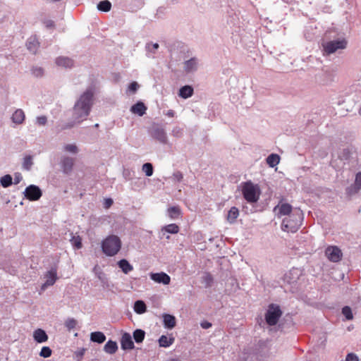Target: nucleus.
Here are the masks:
<instances>
[{"label":"nucleus","mask_w":361,"mask_h":361,"mask_svg":"<svg viewBox=\"0 0 361 361\" xmlns=\"http://www.w3.org/2000/svg\"><path fill=\"white\" fill-rule=\"evenodd\" d=\"M133 337L135 343H141L145 339V332L142 329H137L133 331Z\"/></svg>","instance_id":"72a5a7b5"},{"label":"nucleus","mask_w":361,"mask_h":361,"mask_svg":"<svg viewBox=\"0 0 361 361\" xmlns=\"http://www.w3.org/2000/svg\"><path fill=\"white\" fill-rule=\"evenodd\" d=\"M174 340L173 337L168 338L166 336L162 335L158 341L160 347L168 348L173 343Z\"/></svg>","instance_id":"473e14b6"},{"label":"nucleus","mask_w":361,"mask_h":361,"mask_svg":"<svg viewBox=\"0 0 361 361\" xmlns=\"http://www.w3.org/2000/svg\"><path fill=\"white\" fill-rule=\"evenodd\" d=\"M159 44L157 43H154L152 44H147L146 48L149 51L155 52V51L159 48Z\"/></svg>","instance_id":"6e6d98bb"},{"label":"nucleus","mask_w":361,"mask_h":361,"mask_svg":"<svg viewBox=\"0 0 361 361\" xmlns=\"http://www.w3.org/2000/svg\"><path fill=\"white\" fill-rule=\"evenodd\" d=\"M150 136L159 141L160 143L166 145L168 142V137L164 128L159 124L154 123L148 130Z\"/></svg>","instance_id":"6e6552de"},{"label":"nucleus","mask_w":361,"mask_h":361,"mask_svg":"<svg viewBox=\"0 0 361 361\" xmlns=\"http://www.w3.org/2000/svg\"><path fill=\"white\" fill-rule=\"evenodd\" d=\"M121 348L124 350L134 349L135 345L129 333L125 332L123 334L121 338Z\"/></svg>","instance_id":"f3484780"},{"label":"nucleus","mask_w":361,"mask_h":361,"mask_svg":"<svg viewBox=\"0 0 361 361\" xmlns=\"http://www.w3.org/2000/svg\"><path fill=\"white\" fill-rule=\"evenodd\" d=\"M151 280L154 281L157 283H161L164 285H169L171 283V277L166 273L161 271L158 273L151 272L149 274Z\"/></svg>","instance_id":"4468645a"},{"label":"nucleus","mask_w":361,"mask_h":361,"mask_svg":"<svg viewBox=\"0 0 361 361\" xmlns=\"http://www.w3.org/2000/svg\"><path fill=\"white\" fill-rule=\"evenodd\" d=\"M270 353V345L268 341H259L257 343L252 347L244 350L242 357L243 361H257L269 356Z\"/></svg>","instance_id":"f03ea898"},{"label":"nucleus","mask_w":361,"mask_h":361,"mask_svg":"<svg viewBox=\"0 0 361 361\" xmlns=\"http://www.w3.org/2000/svg\"><path fill=\"white\" fill-rule=\"evenodd\" d=\"M85 352V348H82L81 350H80L79 351H78L76 353V355L77 357H82V356L84 355V353Z\"/></svg>","instance_id":"052dcab7"},{"label":"nucleus","mask_w":361,"mask_h":361,"mask_svg":"<svg viewBox=\"0 0 361 361\" xmlns=\"http://www.w3.org/2000/svg\"><path fill=\"white\" fill-rule=\"evenodd\" d=\"M359 114L361 115V106H360V108L359 109Z\"/></svg>","instance_id":"774afa93"},{"label":"nucleus","mask_w":361,"mask_h":361,"mask_svg":"<svg viewBox=\"0 0 361 361\" xmlns=\"http://www.w3.org/2000/svg\"><path fill=\"white\" fill-rule=\"evenodd\" d=\"M200 326L202 329H207L212 326V323L207 321H204L200 323Z\"/></svg>","instance_id":"4d7b16f0"},{"label":"nucleus","mask_w":361,"mask_h":361,"mask_svg":"<svg viewBox=\"0 0 361 361\" xmlns=\"http://www.w3.org/2000/svg\"><path fill=\"white\" fill-rule=\"evenodd\" d=\"M80 123H81L80 122H76V120L73 118V120L71 121L59 124L56 126L57 133H60L65 130L71 129V128H73L75 125H78Z\"/></svg>","instance_id":"c756f323"},{"label":"nucleus","mask_w":361,"mask_h":361,"mask_svg":"<svg viewBox=\"0 0 361 361\" xmlns=\"http://www.w3.org/2000/svg\"><path fill=\"white\" fill-rule=\"evenodd\" d=\"M75 159L68 156H62L60 159L59 165L62 173L69 175L72 173Z\"/></svg>","instance_id":"9b49d317"},{"label":"nucleus","mask_w":361,"mask_h":361,"mask_svg":"<svg viewBox=\"0 0 361 361\" xmlns=\"http://www.w3.org/2000/svg\"><path fill=\"white\" fill-rule=\"evenodd\" d=\"M121 247V240L117 235H111L102 242V252L107 256H114Z\"/></svg>","instance_id":"20e7f679"},{"label":"nucleus","mask_w":361,"mask_h":361,"mask_svg":"<svg viewBox=\"0 0 361 361\" xmlns=\"http://www.w3.org/2000/svg\"><path fill=\"white\" fill-rule=\"evenodd\" d=\"M280 157L277 154H271L267 158V163L270 167H274L279 164Z\"/></svg>","instance_id":"f704fd0d"},{"label":"nucleus","mask_w":361,"mask_h":361,"mask_svg":"<svg viewBox=\"0 0 361 361\" xmlns=\"http://www.w3.org/2000/svg\"><path fill=\"white\" fill-rule=\"evenodd\" d=\"M193 92L194 90L192 86L184 85L180 88L178 95L183 99H187L192 97Z\"/></svg>","instance_id":"393cba45"},{"label":"nucleus","mask_w":361,"mask_h":361,"mask_svg":"<svg viewBox=\"0 0 361 361\" xmlns=\"http://www.w3.org/2000/svg\"><path fill=\"white\" fill-rule=\"evenodd\" d=\"M56 63L59 66L71 68L73 66V61L66 56H59L56 58Z\"/></svg>","instance_id":"5701e85b"},{"label":"nucleus","mask_w":361,"mask_h":361,"mask_svg":"<svg viewBox=\"0 0 361 361\" xmlns=\"http://www.w3.org/2000/svg\"><path fill=\"white\" fill-rule=\"evenodd\" d=\"M97 8L99 11L108 12L111 8V4L108 0L101 1L97 4Z\"/></svg>","instance_id":"c9c22d12"},{"label":"nucleus","mask_w":361,"mask_h":361,"mask_svg":"<svg viewBox=\"0 0 361 361\" xmlns=\"http://www.w3.org/2000/svg\"><path fill=\"white\" fill-rule=\"evenodd\" d=\"M71 243L76 249H80L82 247V240L79 236H73L71 239Z\"/></svg>","instance_id":"49530a36"},{"label":"nucleus","mask_w":361,"mask_h":361,"mask_svg":"<svg viewBox=\"0 0 361 361\" xmlns=\"http://www.w3.org/2000/svg\"><path fill=\"white\" fill-rule=\"evenodd\" d=\"M274 212L278 217L288 216L293 214V207L288 203H283L281 201L274 208Z\"/></svg>","instance_id":"ddd939ff"},{"label":"nucleus","mask_w":361,"mask_h":361,"mask_svg":"<svg viewBox=\"0 0 361 361\" xmlns=\"http://www.w3.org/2000/svg\"><path fill=\"white\" fill-rule=\"evenodd\" d=\"M45 26L47 28H51L54 27V22L51 20H47L44 22Z\"/></svg>","instance_id":"13d9d810"},{"label":"nucleus","mask_w":361,"mask_h":361,"mask_svg":"<svg viewBox=\"0 0 361 361\" xmlns=\"http://www.w3.org/2000/svg\"><path fill=\"white\" fill-rule=\"evenodd\" d=\"M33 164V157L32 155H26L23 158L22 169L25 171H30Z\"/></svg>","instance_id":"7c9ffc66"},{"label":"nucleus","mask_w":361,"mask_h":361,"mask_svg":"<svg viewBox=\"0 0 361 361\" xmlns=\"http://www.w3.org/2000/svg\"><path fill=\"white\" fill-rule=\"evenodd\" d=\"M117 350V343L111 340L108 341L104 346V352L110 355L114 354Z\"/></svg>","instance_id":"bb28decb"},{"label":"nucleus","mask_w":361,"mask_h":361,"mask_svg":"<svg viewBox=\"0 0 361 361\" xmlns=\"http://www.w3.org/2000/svg\"><path fill=\"white\" fill-rule=\"evenodd\" d=\"M175 114V112L173 110H169L167 113L166 114V116L169 117H173Z\"/></svg>","instance_id":"e2e57ef3"},{"label":"nucleus","mask_w":361,"mask_h":361,"mask_svg":"<svg viewBox=\"0 0 361 361\" xmlns=\"http://www.w3.org/2000/svg\"><path fill=\"white\" fill-rule=\"evenodd\" d=\"M345 361H358V357L355 354L350 353L346 355Z\"/></svg>","instance_id":"864d4df0"},{"label":"nucleus","mask_w":361,"mask_h":361,"mask_svg":"<svg viewBox=\"0 0 361 361\" xmlns=\"http://www.w3.org/2000/svg\"><path fill=\"white\" fill-rule=\"evenodd\" d=\"M327 258L333 262H338L342 258V252L336 246H329L325 250Z\"/></svg>","instance_id":"f8f14e48"},{"label":"nucleus","mask_w":361,"mask_h":361,"mask_svg":"<svg viewBox=\"0 0 361 361\" xmlns=\"http://www.w3.org/2000/svg\"><path fill=\"white\" fill-rule=\"evenodd\" d=\"M133 309L137 314H141L147 311V305L143 300H138L135 302Z\"/></svg>","instance_id":"2f4dec72"},{"label":"nucleus","mask_w":361,"mask_h":361,"mask_svg":"<svg viewBox=\"0 0 361 361\" xmlns=\"http://www.w3.org/2000/svg\"><path fill=\"white\" fill-rule=\"evenodd\" d=\"M139 87V85L137 84V82H133L130 84V85L128 86V90L130 92H135L137 89Z\"/></svg>","instance_id":"5fc2aeb1"},{"label":"nucleus","mask_w":361,"mask_h":361,"mask_svg":"<svg viewBox=\"0 0 361 361\" xmlns=\"http://www.w3.org/2000/svg\"><path fill=\"white\" fill-rule=\"evenodd\" d=\"M101 275H102V274H100L99 275V279L101 281H102L103 279H102V276H101Z\"/></svg>","instance_id":"0e129e2a"},{"label":"nucleus","mask_w":361,"mask_h":361,"mask_svg":"<svg viewBox=\"0 0 361 361\" xmlns=\"http://www.w3.org/2000/svg\"><path fill=\"white\" fill-rule=\"evenodd\" d=\"M118 267L122 270V271L127 274L130 271H133V267L129 263V262L126 259H122L118 262Z\"/></svg>","instance_id":"c85d7f7f"},{"label":"nucleus","mask_w":361,"mask_h":361,"mask_svg":"<svg viewBox=\"0 0 361 361\" xmlns=\"http://www.w3.org/2000/svg\"><path fill=\"white\" fill-rule=\"evenodd\" d=\"M64 325L68 331H71V329L75 328L77 325V321L73 318H68L66 320Z\"/></svg>","instance_id":"37998d69"},{"label":"nucleus","mask_w":361,"mask_h":361,"mask_svg":"<svg viewBox=\"0 0 361 361\" xmlns=\"http://www.w3.org/2000/svg\"><path fill=\"white\" fill-rule=\"evenodd\" d=\"M94 127H95V128L99 127V124H98V123H96V124L94 125Z\"/></svg>","instance_id":"69168bd1"},{"label":"nucleus","mask_w":361,"mask_h":361,"mask_svg":"<svg viewBox=\"0 0 361 361\" xmlns=\"http://www.w3.org/2000/svg\"><path fill=\"white\" fill-rule=\"evenodd\" d=\"M353 184L355 185L357 188L361 189V172H358L355 175V179Z\"/></svg>","instance_id":"3c124183"},{"label":"nucleus","mask_w":361,"mask_h":361,"mask_svg":"<svg viewBox=\"0 0 361 361\" xmlns=\"http://www.w3.org/2000/svg\"><path fill=\"white\" fill-rule=\"evenodd\" d=\"M342 314L347 320H350L353 318L352 310L349 306H345L342 308Z\"/></svg>","instance_id":"a18cd8bd"},{"label":"nucleus","mask_w":361,"mask_h":361,"mask_svg":"<svg viewBox=\"0 0 361 361\" xmlns=\"http://www.w3.org/2000/svg\"><path fill=\"white\" fill-rule=\"evenodd\" d=\"M23 195L30 201H37L42 197V191L39 186L30 185L25 189Z\"/></svg>","instance_id":"9d476101"},{"label":"nucleus","mask_w":361,"mask_h":361,"mask_svg":"<svg viewBox=\"0 0 361 361\" xmlns=\"http://www.w3.org/2000/svg\"><path fill=\"white\" fill-rule=\"evenodd\" d=\"M47 123V118L46 116H40L36 118V124L39 126H45Z\"/></svg>","instance_id":"8fccbe9b"},{"label":"nucleus","mask_w":361,"mask_h":361,"mask_svg":"<svg viewBox=\"0 0 361 361\" xmlns=\"http://www.w3.org/2000/svg\"><path fill=\"white\" fill-rule=\"evenodd\" d=\"M168 215L172 219H178L180 215V209L178 207L173 206L168 209Z\"/></svg>","instance_id":"e433bc0d"},{"label":"nucleus","mask_w":361,"mask_h":361,"mask_svg":"<svg viewBox=\"0 0 361 361\" xmlns=\"http://www.w3.org/2000/svg\"><path fill=\"white\" fill-rule=\"evenodd\" d=\"M90 341L101 344L106 341V336L102 331H94L90 334Z\"/></svg>","instance_id":"a878e982"},{"label":"nucleus","mask_w":361,"mask_h":361,"mask_svg":"<svg viewBox=\"0 0 361 361\" xmlns=\"http://www.w3.org/2000/svg\"><path fill=\"white\" fill-rule=\"evenodd\" d=\"M146 111L147 106L142 102H137L130 107V111L133 114H137L140 116H142L144 114H145Z\"/></svg>","instance_id":"aec40b11"},{"label":"nucleus","mask_w":361,"mask_h":361,"mask_svg":"<svg viewBox=\"0 0 361 361\" xmlns=\"http://www.w3.org/2000/svg\"><path fill=\"white\" fill-rule=\"evenodd\" d=\"M45 282L42 286V290H44L47 287L53 286L57 279V270L52 267L44 275Z\"/></svg>","instance_id":"2eb2a0df"},{"label":"nucleus","mask_w":361,"mask_h":361,"mask_svg":"<svg viewBox=\"0 0 361 361\" xmlns=\"http://www.w3.org/2000/svg\"><path fill=\"white\" fill-rule=\"evenodd\" d=\"M199 67V59L197 57H192L183 62V71L186 73H192L197 71Z\"/></svg>","instance_id":"dca6fc26"},{"label":"nucleus","mask_w":361,"mask_h":361,"mask_svg":"<svg viewBox=\"0 0 361 361\" xmlns=\"http://www.w3.org/2000/svg\"><path fill=\"white\" fill-rule=\"evenodd\" d=\"M171 179L173 181L180 182L183 179V174L180 171H177L173 173Z\"/></svg>","instance_id":"de8ad7c7"},{"label":"nucleus","mask_w":361,"mask_h":361,"mask_svg":"<svg viewBox=\"0 0 361 361\" xmlns=\"http://www.w3.org/2000/svg\"><path fill=\"white\" fill-rule=\"evenodd\" d=\"M171 2L174 3L176 2L178 0H170Z\"/></svg>","instance_id":"338daca9"},{"label":"nucleus","mask_w":361,"mask_h":361,"mask_svg":"<svg viewBox=\"0 0 361 361\" xmlns=\"http://www.w3.org/2000/svg\"><path fill=\"white\" fill-rule=\"evenodd\" d=\"M162 318L164 328L167 329H172L176 326V319L173 315L164 313L162 315Z\"/></svg>","instance_id":"a211bd4d"},{"label":"nucleus","mask_w":361,"mask_h":361,"mask_svg":"<svg viewBox=\"0 0 361 361\" xmlns=\"http://www.w3.org/2000/svg\"><path fill=\"white\" fill-rule=\"evenodd\" d=\"M0 184L3 188H8L13 184V178L10 174H6L0 178Z\"/></svg>","instance_id":"4c0bfd02"},{"label":"nucleus","mask_w":361,"mask_h":361,"mask_svg":"<svg viewBox=\"0 0 361 361\" xmlns=\"http://www.w3.org/2000/svg\"><path fill=\"white\" fill-rule=\"evenodd\" d=\"M22 180H23L22 174L19 172H16L14 173V181L13 182V183H14L15 185H17L19 183H20V181Z\"/></svg>","instance_id":"603ef678"},{"label":"nucleus","mask_w":361,"mask_h":361,"mask_svg":"<svg viewBox=\"0 0 361 361\" xmlns=\"http://www.w3.org/2000/svg\"><path fill=\"white\" fill-rule=\"evenodd\" d=\"M63 149L73 154H76L79 152L78 147L75 144H66L64 145Z\"/></svg>","instance_id":"ea45409f"},{"label":"nucleus","mask_w":361,"mask_h":361,"mask_svg":"<svg viewBox=\"0 0 361 361\" xmlns=\"http://www.w3.org/2000/svg\"><path fill=\"white\" fill-rule=\"evenodd\" d=\"M94 104V91L88 88L84 92L75 102L73 107L72 118L76 122L82 123L86 120L91 111Z\"/></svg>","instance_id":"f257e3e1"},{"label":"nucleus","mask_w":361,"mask_h":361,"mask_svg":"<svg viewBox=\"0 0 361 361\" xmlns=\"http://www.w3.org/2000/svg\"><path fill=\"white\" fill-rule=\"evenodd\" d=\"M282 315V311L277 305H269L265 314V320L269 326H274L277 324L279 318Z\"/></svg>","instance_id":"0eeeda50"},{"label":"nucleus","mask_w":361,"mask_h":361,"mask_svg":"<svg viewBox=\"0 0 361 361\" xmlns=\"http://www.w3.org/2000/svg\"><path fill=\"white\" fill-rule=\"evenodd\" d=\"M239 216V210L236 207H232L228 212L227 221L229 224H233L236 221Z\"/></svg>","instance_id":"cd10ccee"},{"label":"nucleus","mask_w":361,"mask_h":361,"mask_svg":"<svg viewBox=\"0 0 361 361\" xmlns=\"http://www.w3.org/2000/svg\"><path fill=\"white\" fill-rule=\"evenodd\" d=\"M202 282L205 284V287H210L213 282V277L209 273H205L202 277Z\"/></svg>","instance_id":"a19ab883"},{"label":"nucleus","mask_w":361,"mask_h":361,"mask_svg":"<svg viewBox=\"0 0 361 361\" xmlns=\"http://www.w3.org/2000/svg\"><path fill=\"white\" fill-rule=\"evenodd\" d=\"M142 170L147 176H152L153 175L154 168L151 163L147 162L144 164Z\"/></svg>","instance_id":"58836bf2"},{"label":"nucleus","mask_w":361,"mask_h":361,"mask_svg":"<svg viewBox=\"0 0 361 361\" xmlns=\"http://www.w3.org/2000/svg\"><path fill=\"white\" fill-rule=\"evenodd\" d=\"M112 204H113L112 199L108 198V199L106 200L105 205H106V208L109 207Z\"/></svg>","instance_id":"680f3d73"},{"label":"nucleus","mask_w":361,"mask_h":361,"mask_svg":"<svg viewBox=\"0 0 361 361\" xmlns=\"http://www.w3.org/2000/svg\"><path fill=\"white\" fill-rule=\"evenodd\" d=\"M242 194L244 199L249 203L257 202L260 196V190L257 185L250 180L242 183Z\"/></svg>","instance_id":"39448f33"},{"label":"nucleus","mask_w":361,"mask_h":361,"mask_svg":"<svg viewBox=\"0 0 361 361\" xmlns=\"http://www.w3.org/2000/svg\"><path fill=\"white\" fill-rule=\"evenodd\" d=\"M178 231L179 227L176 224L166 225L161 228V234L162 236L161 238H163L166 233L176 234L178 233Z\"/></svg>","instance_id":"b1692460"},{"label":"nucleus","mask_w":361,"mask_h":361,"mask_svg":"<svg viewBox=\"0 0 361 361\" xmlns=\"http://www.w3.org/2000/svg\"><path fill=\"white\" fill-rule=\"evenodd\" d=\"M338 158L343 161V164L355 162L356 159L355 148L353 146H348L341 150L338 154Z\"/></svg>","instance_id":"1a4fd4ad"},{"label":"nucleus","mask_w":361,"mask_h":361,"mask_svg":"<svg viewBox=\"0 0 361 361\" xmlns=\"http://www.w3.org/2000/svg\"><path fill=\"white\" fill-rule=\"evenodd\" d=\"M39 46V43L36 36H31L27 39L26 47L31 53L36 54Z\"/></svg>","instance_id":"412c9836"},{"label":"nucleus","mask_w":361,"mask_h":361,"mask_svg":"<svg viewBox=\"0 0 361 361\" xmlns=\"http://www.w3.org/2000/svg\"><path fill=\"white\" fill-rule=\"evenodd\" d=\"M52 350L49 346H43L39 352V356L48 358L51 355Z\"/></svg>","instance_id":"c03bdc74"},{"label":"nucleus","mask_w":361,"mask_h":361,"mask_svg":"<svg viewBox=\"0 0 361 361\" xmlns=\"http://www.w3.org/2000/svg\"><path fill=\"white\" fill-rule=\"evenodd\" d=\"M360 189L359 188H357V186L354 184L350 185L345 189V193L348 196H353L355 194H357Z\"/></svg>","instance_id":"79ce46f5"},{"label":"nucleus","mask_w":361,"mask_h":361,"mask_svg":"<svg viewBox=\"0 0 361 361\" xmlns=\"http://www.w3.org/2000/svg\"><path fill=\"white\" fill-rule=\"evenodd\" d=\"M25 118L24 111L21 109H16L11 116V121L16 125L22 124Z\"/></svg>","instance_id":"4be33fe9"},{"label":"nucleus","mask_w":361,"mask_h":361,"mask_svg":"<svg viewBox=\"0 0 361 361\" xmlns=\"http://www.w3.org/2000/svg\"><path fill=\"white\" fill-rule=\"evenodd\" d=\"M31 71L32 73L36 77H41L44 73L43 68L38 66L33 67Z\"/></svg>","instance_id":"09e8293b"},{"label":"nucleus","mask_w":361,"mask_h":361,"mask_svg":"<svg viewBox=\"0 0 361 361\" xmlns=\"http://www.w3.org/2000/svg\"><path fill=\"white\" fill-rule=\"evenodd\" d=\"M123 176L126 180L130 179V171L129 170H125L123 171Z\"/></svg>","instance_id":"bf43d9fd"},{"label":"nucleus","mask_w":361,"mask_h":361,"mask_svg":"<svg viewBox=\"0 0 361 361\" xmlns=\"http://www.w3.org/2000/svg\"><path fill=\"white\" fill-rule=\"evenodd\" d=\"M324 55H330L338 49H344L347 46V41L343 39L329 41L322 44Z\"/></svg>","instance_id":"423d86ee"},{"label":"nucleus","mask_w":361,"mask_h":361,"mask_svg":"<svg viewBox=\"0 0 361 361\" xmlns=\"http://www.w3.org/2000/svg\"><path fill=\"white\" fill-rule=\"evenodd\" d=\"M303 219V214L301 210L295 209L293 214L284 218L281 223V228L284 231L294 233L298 231Z\"/></svg>","instance_id":"7ed1b4c3"},{"label":"nucleus","mask_w":361,"mask_h":361,"mask_svg":"<svg viewBox=\"0 0 361 361\" xmlns=\"http://www.w3.org/2000/svg\"><path fill=\"white\" fill-rule=\"evenodd\" d=\"M33 338L35 341L38 343H42L47 341L49 337L46 331L42 329H37L33 331Z\"/></svg>","instance_id":"6ab92c4d"}]
</instances>
